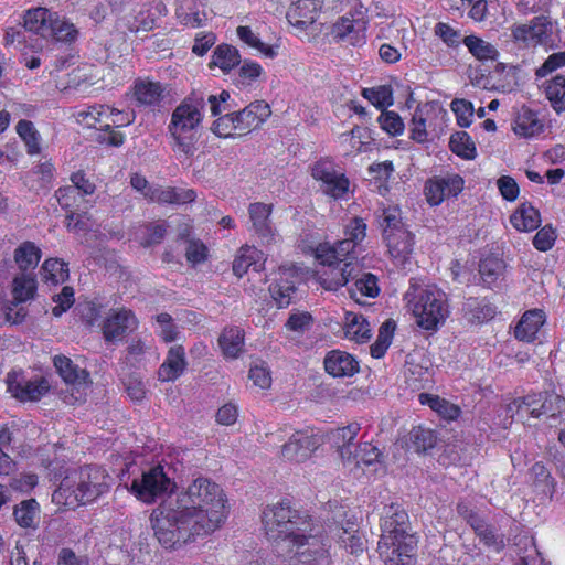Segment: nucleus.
I'll list each match as a JSON object with an SVG mask.
<instances>
[{
    "label": "nucleus",
    "instance_id": "nucleus-1",
    "mask_svg": "<svg viewBox=\"0 0 565 565\" xmlns=\"http://www.w3.org/2000/svg\"><path fill=\"white\" fill-rule=\"evenodd\" d=\"M263 525L268 540L288 543L289 565H331L327 540L308 514L281 502L264 510Z\"/></svg>",
    "mask_w": 565,
    "mask_h": 565
},
{
    "label": "nucleus",
    "instance_id": "nucleus-2",
    "mask_svg": "<svg viewBox=\"0 0 565 565\" xmlns=\"http://www.w3.org/2000/svg\"><path fill=\"white\" fill-rule=\"evenodd\" d=\"M172 500L191 514L196 530L207 535L217 530L227 516L223 489L207 478L193 480L185 491Z\"/></svg>",
    "mask_w": 565,
    "mask_h": 565
},
{
    "label": "nucleus",
    "instance_id": "nucleus-3",
    "mask_svg": "<svg viewBox=\"0 0 565 565\" xmlns=\"http://www.w3.org/2000/svg\"><path fill=\"white\" fill-rule=\"evenodd\" d=\"M379 552L385 565H415L417 540L409 532L407 512L398 503L384 505Z\"/></svg>",
    "mask_w": 565,
    "mask_h": 565
},
{
    "label": "nucleus",
    "instance_id": "nucleus-4",
    "mask_svg": "<svg viewBox=\"0 0 565 565\" xmlns=\"http://www.w3.org/2000/svg\"><path fill=\"white\" fill-rule=\"evenodd\" d=\"M150 522L156 539L167 550L178 548L196 536L207 535L196 530L191 514L181 509L172 498L152 511Z\"/></svg>",
    "mask_w": 565,
    "mask_h": 565
},
{
    "label": "nucleus",
    "instance_id": "nucleus-5",
    "mask_svg": "<svg viewBox=\"0 0 565 565\" xmlns=\"http://www.w3.org/2000/svg\"><path fill=\"white\" fill-rule=\"evenodd\" d=\"M204 107L203 94L192 93L172 111L168 125V134L173 140L172 150L186 159H191L196 151L198 128L203 119L201 111Z\"/></svg>",
    "mask_w": 565,
    "mask_h": 565
},
{
    "label": "nucleus",
    "instance_id": "nucleus-6",
    "mask_svg": "<svg viewBox=\"0 0 565 565\" xmlns=\"http://www.w3.org/2000/svg\"><path fill=\"white\" fill-rule=\"evenodd\" d=\"M404 298L417 324L425 330H436L449 316L447 295L435 285L418 284L412 279Z\"/></svg>",
    "mask_w": 565,
    "mask_h": 565
},
{
    "label": "nucleus",
    "instance_id": "nucleus-7",
    "mask_svg": "<svg viewBox=\"0 0 565 565\" xmlns=\"http://www.w3.org/2000/svg\"><path fill=\"white\" fill-rule=\"evenodd\" d=\"M110 487V477L98 466L81 468L76 480L65 478L53 493V500L65 505L87 504L106 493Z\"/></svg>",
    "mask_w": 565,
    "mask_h": 565
},
{
    "label": "nucleus",
    "instance_id": "nucleus-8",
    "mask_svg": "<svg viewBox=\"0 0 565 565\" xmlns=\"http://www.w3.org/2000/svg\"><path fill=\"white\" fill-rule=\"evenodd\" d=\"M126 473L124 472L120 480L125 482L126 488L143 503H153L157 498L172 491L174 482L164 472L161 465H156L148 470L142 471L140 477L131 480V483L125 481Z\"/></svg>",
    "mask_w": 565,
    "mask_h": 565
},
{
    "label": "nucleus",
    "instance_id": "nucleus-9",
    "mask_svg": "<svg viewBox=\"0 0 565 565\" xmlns=\"http://www.w3.org/2000/svg\"><path fill=\"white\" fill-rule=\"evenodd\" d=\"M22 19L24 30L38 35H75L77 33L73 23L43 7L26 10Z\"/></svg>",
    "mask_w": 565,
    "mask_h": 565
},
{
    "label": "nucleus",
    "instance_id": "nucleus-10",
    "mask_svg": "<svg viewBox=\"0 0 565 565\" xmlns=\"http://www.w3.org/2000/svg\"><path fill=\"white\" fill-rule=\"evenodd\" d=\"M311 175L320 182V190L334 200L343 199L349 192V179L331 159L318 160L311 167Z\"/></svg>",
    "mask_w": 565,
    "mask_h": 565
},
{
    "label": "nucleus",
    "instance_id": "nucleus-11",
    "mask_svg": "<svg viewBox=\"0 0 565 565\" xmlns=\"http://www.w3.org/2000/svg\"><path fill=\"white\" fill-rule=\"evenodd\" d=\"M6 383L8 391L20 402H38L50 391L46 379L35 376L26 380L21 372H9Z\"/></svg>",
    "mask_w": 565,
    "mask_h": 565
},
{
    "label": "nucleus",
    "instance_id": "nucleus-12",
    "mask_svg": "<svg viewBox=\"0 0 565 565\" xmlns=\"http://www.w3.org/2000/svg\"><path fill=\"white\" fill-rule=\"evenodd\" d=\"M465 180L457 173H448L428 179L424 186L427 202L431 206L439 205L443 201L456 198L463 190Z\"/></svg>",
    "mask_w": 565,
    "mask_h": 565
},
{
    "label": "nucleus",
    "instance_id": "nucleus-13",
    "mask_svg": "<svg viewBox=\"0 0 565 565\" xmlns=\"http://www.w3.org/2000/svg\"><path fill=\"white\" fill-rule=\"evenodd\" d=\"M322 268L318 271V281L327 290H338L340 287L348 285L351 279L356 277L354 271H360V266L353 262L342 263H322Z\"/></svg>",
    "mask_w": 565,
    "mask_h": 565
},
{
    "label": "nucleus",
    "instance_id": "nucleus-14",
    "mask_svg": "<svg viewBox=\"0 0 565 565\" xmlns=\"http://www.w3.org/2000/svg\"><path fill=\"white\" fill-rule=\"evenodd\" d=\"M321 445V438L312 430L296 431L281 448V456L289 460L301 462Z\"/></svg>",
    "mask_w": 565,
    "mask_h": 565
},
{
    "label": "nucleus",
    "instance_id": "nucleus-15",
    "mask_svg": "<svg viewBox=\"0 0 565 565\" xmlns=\"http://www.w3.org/2000/svg\"><path fill=\"white\" fill-rule=\"evenodd\" d=\"M137 327L138 320L131 310H113L104 321L103 335L105 341L114 342L122 339Z\"/></svg>",
    "mask_w": 565,
    "mask_h": 565
},
{
    "label": "nucleus",
    "instance_id": "nucleus-16",
    "mask_svg": "<svg viewBox=\"0 0 565 565\" xmlns=\"http://www.w3.org/2000/svg\"><path fill=\"white\" fill-rule=\"evenodd\" d=\"M271 211V204L262 202L252 203L248 206V215L252 223L250 230L264 243L273 242L276 235V230L270 220Z\"/></svg>",
    "mask_w": 565,
    "mask_h": 565
},
{
    "label": "nucleus",
    "instance_id": "nucleus-17",
    "mask_svg": "<svg viewBox=\"0 0 565 565\" xmlns=\"http://www.w3.org/2000/svg\"><path fill=\"white\" fill-rule=\"evenodd\" d=\"M238 131H250L270 116L271 110L264 100H255L239 111H233Z\"/></svg>",
    "mask_w": 565,
    "mask_h": 565
},
{
    "label": "nucleus",
    "instance_id": "nucleus-18",
    "mask_svg": "<svg viewBox=\"0 0 565 565\" xmlns=\"http://www.w3.org/2000/svg\"><path fill=\"white\" fill-rule=\"evenodd\" d=\"M320 8V0H298L290 6L287 12V20L290 25L299 31H306L315 22Z\"/></svg>",
    "mask_w": 565,
    "mask_h": 565
},
{
    "label": "nucleus",
    "instance_id": "nucleus-19",
    "mask_svg": "<svg viewBox=\"0 0 565 565\" xmlns=\"http://www.w3.org/2000/svg\"><path fill=\"white\" fill-rule=\"evenodd\" d=\"M323 364L326 372L333 377L352 376L359 371V362L355 358L341 350L328 352Z\"/></svg>",
    "mask_w": 565,
    "mask_h": 565
},
{
    "label": "nucleus",
    "instance_id": "nucleus-20",
    "mask_svg": "<svg viewBox=\"0 0 565 565\" xmlns=\"http://www.w3.org/2000/svg\"><path fill=\"white\" fill-rule=\"evenodd\" d=\"M513 552L515 554L514 565H542L543 558L539 552L534 537L527 533H519L514 536Z\"/></svg>",
    "mask_w": 565,
    "mask_h": 565
},
{
    "label": "nucleus",
    "instance_id": "nucleus-21",
    "mask_svg": "<svg viewBox=\"0 0 565 565\" xmlns=\"http://www.w3.org/2000/svg\"><path fill=\"white\" fill-rule=\"evenodd\" d=\"M186 365L184 348L182 345L171 347L158 370L159 380L163 382L177 380L184 372Z\"/></svg>",
    "mask_w": 565,
    "mask_h": 565
},
{
    "label": "nucleus",
    "instance_id": "nucleus-22",
    "mask_svg": "<svg viewBox=\"0 0 565 565\" xmlns=\"http://www.w3.org/2000/svg\"><path fill=\"white\" fill-rule=\"evenodd\" d=\"M545 322V313L541 309L527 310L523 313L514 329L518 340L533 342L541 327Z\"/></svg>",
    "mask_w": 565,
    "mask_h": 565
},
{
    "label": "nucleus",
    "instance_id": "nucleus-23",
    "mask_svg": "<svg viewBox=\"0 0 565 565\" xmlns=\"http://www.w3.org/2000/svg\"><path fill=\"white\" fill-rule=\"evenodd\" d=\"M375 215L377 223L382 228V236L384 239H387L395 234L407 230L403 222L402 212L398 206H382L375 212Z\"/></svg>",
    "mask_w": 565,
    "mask_h": 565
},
{
    "label": "nucleus",
    "instance_id": "nucleus-24",
    "mask_svg": "<svg viewBox=\"0 0 565 565\" xmlns=\"http://www.w3.org/2000/svg\"><path fill=\"white\" fill-rule=\"evenodd\" d=\"M356 245L344 238L339 241L335 245L329 244H320L317 247L316 256L319 262L322 263H334L339 262L344 264L345 262H350L351 255L353 254Z\"/></svg>",
    "mask_w": 565,
    "mask_h": 565
},
{
    "label": "nucleus",
    "instance_id": "nucleus-25",
    "mask_svg": "<svg viewBox=\"0 0 565 565\" xmlns=\"http://www.w3.org/2000/svg\"><path fill=\"white\" fill-rule=\"evenodd\" d=\"M436 440L437 438L434 430L417 426L413 427L408 434L401 439V443L407 451L420 454L433 448Z\"/></svg>",
    "mask_w": 565,
    "mask_h": 565
},
{
    "label": "nucleus",
    "instance_id": "nucleus-26",
    "mask_svg": "<svg viewBox=\"0 0 565 565\" xmlns=\"http://www.w3.org/2000/svg\"><path fill=\"white\" fill-rule=\"evenodd\" d=\"M512 128L515 135L523 138H532L543 131L544 124L539 119L535 111L522 107L514 118Z\"/></svg>",
    "mask_w": 565,
    "mask_h": 565
},
{
    "label": "nucleus",
    "instance_id": "nucleus-27",
    "mask_svg": "<svg viewBox=\"0 0 565 565\" xmlns=\"http://www.w3.org/2000/svg\"><path fill=\"white\" fill-rule=\"evenodd\" d=\"M147 199L157 203L184 204L194 201L195 192L191 189L153 186Z\"/></svg>",
    "mask_w": 565,
    "mask_h": 565
},
{
    "label": "nucleus",
    "instance_id": "nucleus-28",
    "mask_svg": "<svg viewBox=\"0 0 565 565\" xmlns=\"http://www.w3.org/2000/svg\"><path fill=\"white\" fill-rule=\"evenodd\" d=\"M384 241L390 256L397 265H404L409 259L413 253L414 241L408 230L399 232Z\"/></svg>",
    "mask_w": 565,
    "mask_h": 565
},
{
    "label": "nucleus",
    "instance_id": "nucleus-29",
    "mask_svg": "<svg viewBox=\"0 0 565 565\" xmlns=\"http://www.w3.org/2000/svg\"><path fill=\"white\" fill-rule=\"evenodd\" d=\"M53 364L60 376L67 384H83L86 383L89 377V373L86 370L81 369L66 355H55L53 358Z\"/></svg>",
    "mask_w": 565,
    "mask_h": 565
},
{
    "label": "nucleus",
    "instance_id": "nucleus-30",
    "mask_svg": "<svg viewBox=\"0 0 565 565\" xmlns=\"http://www.w3.org/2000/svg\"><path fill=\"white\" fill-rule=\"evenodd\" d=\"M359 430L360 425L358 423H351L332 433V440L343 461H351L353 448L356 446L353 440L355 439Z\"/></svg>",
    "mask_w": 565,
    "mask_h": 565
},
{
    "label": "nucleus",
    "instance_id": "nucleus-31",
    "mask_svg": "<svg viewBox=\"0 0 565 565\" xmlns=\"http://www.w3.org/2000/svg\"><path fill=\"white\" fill-rule=\"evenodd\" d=\"M38 291V280L33 273H19L11 286L12 299L18 302L33 300Z\"/></svg>",
    "mask_w": 565,
    "mask_h": 565
},
{
    "label": "nucleus",
    "instance_id": "nucleus-32",
    "mask_svg": "<svg viewBox=\"0 0 565 565\" xmlns=\"http://www.w3.org/2000/svg\"><path fill=\"white\" fill-rule=\"evenodd\" d=\"M262 257L263 253L256 247H242L233 262V273L237 277H243L249 269L256 273L260 271L263 266L260 263Z\"/></svg>",
    "mask_w": 565,
    "mask_h": 565
},
{
    "label": "nucleus",
    "instance_id": "nucleus-33",
    "mask_svg": "<svg viewBox=\"0 0 565 565\" xmlns=\"http://www.w3.org/2000/svg\"><path fill=\"white\" fill-rule=\"evenodd\" d=\"M465 317L472 323H482L495 316L493 307L486 298H468L462 307Z\"/></svg>",
    "mask_w": 565,
    "mask_h": 565
},
{
    "label": "nucleus",
    "instance_id": "nucleus-34",
    "mask_svg": "<svg viewBox=\"0 0 565 565\" xmlns=\"http://www.w3.org/2000/svg\"><path fill=\"white\" fill-rule=\"evenodd\" d=\"M505 263L502 258L488 255L479 263V274L483 284L491 288L503 277Z\"/></svg>",
    "mask_w": 565,
    "mask_h": 565
},
{
    "label": "nucleus",
    "instance_id": "nucleus-35",
    "mask_svg": "<svg viewBox=\"0 0 565 565\" xmlns=\"http://www.w3.org/2000/svg\"><path fill=\"white\" fill-rule=\"evenodd\" d=\"M555 31L556 28L552 20L542 14L516 24L513 29V35H552Z\"/></svg>",
    "mask_w": 565,
    "mask_h": 565
},
{
    "label": "nucleus",
    "instance_id": "nucleus-36",
    "mask_svg": "<svg viewBox=\"0 0 565 565\" xmlns=\"http://www.w3.org/2000/svg\"><path fill=\"white\" fill-rule=\"evenodd\" d=\"M510 222L514 228L521 232H530L540 226L541 217L536 209L531 204L523 203L511 215Z\"/></svg>",
    "mask_w": 565,
    "mask_h": 565
},
{
    "label": "nucleus",
    "instance_id": "nucleus-37",
    "mask_svg": "<svg viewBox=\"0 0 565 565\" xmlns=\"http://www.w3.org/2000/svg\"><path fill=\"white\" fill-rule=\"evenodd\" d=\"M42 256L41 249L30 241L23 242L14 250V262L21 273H29V269H34Z\"/></svg>",
    "mask_w": 565,
    "mask_h": 565
},
{
    "label": "nucleus",
    "instance_id": "nucleus-38",
    "mask_svg": "<svg viewBox=\"0 0 565 565\" xmlns=\"http://www.w3.org/2000/svg\"><path fill=\"white\" fill-rule=\"evenodd\" d=\"M540 416L546 415L551 426L565 425V398L557 394H547L540 405Z\"/></svg>",
    "mask_w": 565,
    "mask_h": 565
},
{
    "label": "nucleus",
    "instance_id": "nucleus-39",
    "mask_svg": "<svg viewBox=\"0 0 565 565\" xmlns=\"http://www.w3.org/2000/svg\"><path fill=\"white\" fill-rule=\"evenodd\" d=\"M134 94L139 104L152 106L160 103L163 88L158 82L138 79L135 83Z\"/></svg>",
    "mask_w": 565,
    "mask_h": 565
},
{
    "label": "nucleus",
    "instance_id": "nucleus-40",
    "mask_svg": "<svg viewBox=\"0 0 565 565\" xmlns=\"http://www.w3.org/2000/svg\"><path fill=\"white\" fill-rule=\"evenodd\" d=\"M366 30V20L362 11L343 15L334 25L333 35L361 34Z\"/></svg>",
    "mask_w": 565,
    "mask_h": 565
},
{
    "label": "nucleus",
    "instance_id": "nucleus-41",
    "mask_svg": "<svg viewBox=\"0 0 565 565\" xmlns=\"http://www.w3.org/2000/svg\"><path fill=\"white\" fill-rule=\"evenodd\" d=\"M241 63L238 50L230 44H220L213 52L210 66H217L227 73Z\"/></svg>",
    "mask_w": 565,
    "mask_h": 565
},
{
    "label": "nucleus",
    "instance_id": "nucleus-42",
    "mask_svg": "<svg viewBox=\"0 0 565 565\" xmlns=\"http://www.w3.org/2000/svg\"><path fill=\"white\" fill-rule=\"evenodd\" d=\"M344 335L358 343H364L371 338L370 323L363 316L349 313L345 318Z\"/></svg>",
    "mask_w": 565,
    "mask_h": 565
},
{
    "label": "nucleus",
    "instance_id": "nucleus-43",
    "mask_svg": "<svg viewBox=\"0 0 565 565\" xmlns=\"http://www.w3.org/2000/svg\"><path fill=\"white\" fill-rule=\"evenodd\" d=\"M418 399L420 404L428 405L433 411H435L445 419L452 420L460 415V408L458 406L451 404L445 398L439 397L438 395L420 393L418 395Z\"/></svg>",
    "mask_w": 565,
    "mask_h": 565
},
{
    "label": "nucleus",
    "instance_id": "nucleus-44",
    "mask_svg": "<svg viewBox=\"0 0 565 565\" xmlns=\"http://www.w3.org/2000/svg\"><path fill=\"white\" fill-rule=\"evenodd\" d=\"M546 98L556 113L565 110V75L558 74L544 83Z\"/></svg>",
    "mask_w": 565,
    "mask_h": 565
},
{
    "label": "nucleus",
    "instance_id": "nucleus-45",
    "mask_svg": "<svg viewBox=\"0 0 565 565\" xmlns=\"http://www.w3.org/2000/svg\"><path fill=\"white\" fill-rule=\"evenodd\" d=\"M39 503L34 499L22 501L14 508L13 515L17 523L22 527L35 529L40 519Z\"/></svg>",
    "mask_w": 565,
    "mask_h": 565
},
{
    "label": "nucleus",
    "instance_id": "nucleus-46",
    "mask_svg": "<svg viewBox=\"0 0 565 565\" xmlns=\"http://www.w3.org/2000/svg\"><path fill=\"white\" fill-rule=\"evenodd\" d=\"M41 275L45 282L63 284L70 277L68 265L58 258H49L41 266Z\"/></svg>",
    "mask_w": 565,
    "mask_h": 565
},
{
    "label": "nucleus",
    "instance_id": "nucleus-47",
    "mask_svg": "<svg viewBox=\"0 0 565 565\" xmlns=\"http://www.w3.org/2000/svg\"><path fill=\"white\" fill-rule=\"evenodd\" d=\"M218 343L225 356L235 359L243 349V331L239 328L225 329L218 339Z\"/></svg>",
    "mask_w": 565,
    "mask_h": 565
},
{
    "label": "nucleus",
    "instance_id": "nucleus-48",
    "mask_svg": "<svg viewBox=\"0 0 565 565\" xmlns=\"http://www.w3.org/2000/svg\"><path fill=\"white\" fill-rule=\"evenodd\" d=\"M281 275L279 280L269 285V292L279 308L288 307L291 302L292 295L296 292L295 282L289 280L288 277Z\"/></svg>",
    "mask_w": 565,
    "mask_h": 565
},
{
    "label": "nucleus",
    "instance_id": "nucleus-49",
    "mask_svg": "<svg viewBox=\"0 0 565 565\" xmlns=\"http://www.w3.org/2000/svg\"><path fill=\"white\" fill-rule=\"evenodd\" d=\"M354 274H356V277L352 279L354 280L353 287L349 288V292L352 298H354L356 294L371 298L379 295L380 288L377 286V278L375 275L371 273L361 274V270L354 271Z\"/></svg>",
    "mask_w": 565,
    "mask_h": 565
},
{
    "label": "nucleus",
    "instance_id": "nucleus-50",
    "mask_svg": "<svg viewBox=\"0 0 565 565\" xmlns=\"http://www.w3.org/2000/svg\"><path fill=\"white\" fill-rule=\"evenodd\" d=\"M531 476L535 488L545 497L552 499L555 493L556 481L542 462H535L531 468Z\"/></svg>",
    "mask_w": 565,
    "mask_h": 565
},
{
    "label": "nucleus",
    "instance_id": "nucleus-51",
    "mask_svg": "<svg viewBox=\"0 0 565 565\" xmlns=\"http://www.w3.org/2000/svg\"><path fill=\"white\" fill-rule=\"evenodd\" d=\"M362 96L377 109L384 110L394 103L393 88L391 85H380L362 89Z\"/></svg>",
    "mask_w": 565,
    "mask_h": 565
},
{
    "label": "nucleus",
    "instance_id": "nucleus-52",
    "mask_svg": "<svg viewBox=\"0 0 565 565\" xmlns=\"http://www.w3.org/2000/svg\"><path fill=\"white\" fill-rule=\"evenodd\" d=\"M108 113L116 116L120 115V113L115 108L104 105H94L77 111L76 118L79 124L92 128L95 127L97 122H102L103 117H107Z\"/></svg>",
    "mask_w": 565,
    "mask_h": 565
},
{
    "label": "nucleus",
    "instance_id": "nucleus-53",
    "mask_svg": "<svg viewBox=\"0 0 565 565\" xmlns=\"http://www.w3.org/2000/svg\"><path fill=\"white\" fill-rule=\"evenodd\" d=\"M462 42L469 49V52L479 61H494L499 52L494 45L483 40V38H462Z\"/></svg>",
    "mask_w": 565,
    "mask_h": 565
},
{
    "label": "nucleus",
    "instance_id": "nucleus-54",
    "mask_svg": "<svg viewBox=\"0 0 565 565\" xmlns=\"http://www.w3.org/2000/svg\"><path fill=\"white\" fill-rule=\"evenodd\" d=\"M450 150L463 159H473L477 154L475 142L466 131H457L449 140Z\"/></svg>",
    "mask_w": 565,
    "mask_h": 565
},
{
    "label": "nucleus",
    "instance_id": "nucleus-55",
    "mask_svg": "<svg viewBox=\"0 0 565 565\" xmlns=\"http://www.w3.org/2000/svg\"><path fill=\"white\" fill-rule=\"evenodd\" d=\"M17 132L25 142L30 154L40 152V136L32 121L20 120L17 125Z\"/></svg>",
    "mask_w": 565,
    "mask_h": 565
},
{
    "label": "nucleus",
    "instance_id": "nucleus-56",
    "mask_svg": "<svg viewBox=\"0 0 565 565\" xmlns=\"http://www.w3.org/2000/svg\"><path fill=\"white\" fill-rule=\"evenodd\" d=\"M381 452L380 450L370 443H363L356 445L353 448L351 461L348 463H354L355 466L365 465L370 466L379 460Z\"/></svg>",
    "mask_w": 565,
    "mask_h": 565
},
{
    "label": "nucleus",
    "instance_id": "nucleus-57",
    "mask_svg": "<svg viewBox=\"0 0 565 565\" xmlns=\"http://www.w3.org/2000/svg\"><path fill=\"white\" fill-rule=\"evenodd\" d=\"M380 127L390 136H399L403 134L405 126L401 116L391 110H382L377 118Z\"/></svg>",
    "mask_w": 565,
    "mask_h": 565
},
{
    "label": "nucleus",
    "instance_id": "nucleus-58",
    "mask_svg": "<svg viewBox=\"0 0 565 565\" xmlns=\"http://www.w3.org/2000/svg\"><path fill=\"white\" fill-rule=\"evenodd\" d=\"M367 225L362 217H352L344 226L345 238L359 246L366 237Z\"/></svg>",
    "mask_w": 565,
    "mask_h": 565
},
{
    "label": "nucleus",
    "instance_id": "nucleus-59",
    "mask_svg": "<svg viewBox=\"0 0 565 565\" xmlns=\"http://www.w3.org/2000/svg\"><path fill=\"white\" fill-rule=\"evenodd\" d=\"M253 49H256L263 56L275 58L278 56L281 44L279 38L274 42H265L262 38H243Z\"/></svg>",
    "mask_w": 565,
    "mask_h": 565
},
{
    "label": "nucleus",
    "instance_id": "nucleus-60",
    "mask_svg": "<svg viewBox=\"0 0 565 565\" xmlns=\"http://www.w3.org/2000/svg\"><path fill=\"white\" fill-rule=\"evenodd\" d=\"M24 303L25 302H18L17 300H13V299L10 301H7L2 307V311L4 313L6 321L11 324L22 323L29 313Z\"/></svg>",
    "mask_w": 565,
    "mask_h": 565
},
{
    "label": "nucleus",
    "instance_id": "nucleus-61",
    "mask_svg": "<svg viewBox=\"0 0 565 565\" xmlns=\"http://www.w3.org/2000/svg\"><path fill=\"white\" fill-rule=\"evenodd\" d=\"M264 74L260 64L250 60H244L238 70V79L243 85H252Z\"/></svg>",
    "mask_w": 565,
    "mask_h": 565
},
{
    "label": "nucleus",
    "instance_id": "nucleus-62",
    "mask_svg": "<svg viewBox=\"0 0 565 565\" xmlns=\"http://www.w3.org/2000/svg\"><path fill=\"white\" fill-rule=\"evenodd\" d=\"M212 131L218 137H233L236 131H238V128L236 127V120L234 118V113H228L217 118L213 122Z\"/></svg>",
    "mask_w": 565,
    "mask_h": 565
},
{
    "label": "nucleus",
    "instance_id": "nucleus-63",
    "mask_svg": "<svg viewBox=\"0 0 565 565\" xmlns=\"http://www.w3.org/2000/svg\"><path fill=\"white\" fill-rule=\"evenodd\" d=\"M475 534L480 539V541L484 545L492 547L497 552L503 550V547L505 545L503 535L498 534L495 529L488 523H486L484 527H481Z\"/></svg>",
    "mask_w": 565,
    "mask_h": 565
},
{
    "label": "nucleus",
    "instance_id": "nucleus-64",
    "mask_svg": "<svg viewBox=\"0 0 565 565\" xmlns=\"http://www.w3.org/2000/svg\"><path fill=\"white\" fill-rule=\"evenodd\" d=\"M556 241V232L552 225H545L533 237V246L540 252L550 250Z\"/></svg>",
    "mask_w": 565,
    "mask_h": 565
}]
</instances>
